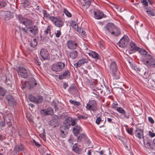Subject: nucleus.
<instances>
[{"mask_svg": "<svg viewBox=\"0 0 155 155\" xmlns=\"http://www.w3.org/2000/svg\"><path fill=\"white\" fill-rule=\"evenodd\" d=\"M109 70L114 78L118 79L120 78V73L118 71L117 65L115 61H112L109 66Z\"/></svg>", "mask_w": 155, "mask_h": 155, "instance_id": "f257e3e1", "label": "nucleus"}, {"mask_svg": "<svg viewBox=\"0 0 155 155\" xmlns=\"http://www.w3.org/2000/svg\"><path fill=\"white\" fill-rule=\"evenodd\" d=\"M143 62L147 67H155V59L149 54L144 57Z\"/></svg>", "mask_w": 155, "mask_h": 155, "instance_id": "f03ea898", "label": "nucleus"}, {"mask_svg": "<svg viewBox=\"0 0 155 155\" xmlns=\"http://www.w3.org/2000/svg\"><path fill=\"white\" fill-rule=\"evenodd\" d=\"M50 20L56 27L61 28L64 25V21L59 17L51 16Z\"/></svg>", "mask_w": 155, "mask_h": 155, "instance_id": "7ed1b4c3", "label": "nucleus"}, {"mask_svg": "<svg viewBox=\"0 0 155 155\" xmlns=\"http://www.w3.org/2000/svg\"><path fill=\"white\" fill-rule=\"evenodd\" d=\"M65 64L64 63L58 62L53 64L51 66L52 70L55 72H61L64 69Z\"/></svg>", "mask_w": 155, "mask_h": 155, "instance_id": "20e7f679", "label": "nucleus"}, {"mask_svg": "<svg viewBox=\"0 0 155 155\" xmlns=\"http://www.w3.org/2000/svg\"><path fill=\"white\" fill-rule=\"evenodd\" d=\"M17 18L19 22L25 25L26 27H29V26L33 24V22L32 20L23 18L21 15H18Z\"/></svg>", "mask_w": 155, "mask_h": 155, "instance_id": "39448f33", "label": "nucleus"}, {"mask_svg": "<svg viewBox=\"0 0 155 155\" xmlns=\"http://www.w3.org/2000/svg\"><path fill=\"white\" fill-rule=\"evenodd\" d=\"M5 101L7 102L8 104L10 106H15L16 104V102L14 97L10 94L6 95L5 97Z\"/></svg>", "mask_w": 155, "mask_h": 155, "instance_id": "423d86ee", "label": "nucleus"}, {"mask_svg": "<svg viewBox=\"0 0 155 155\" xmlns=\"http://www.w3.org/2000/svg\"><path fill=\"white\" fill-rule=\"evenodd\" d=\"M86 108L87 110L95 112L97 110V103L95 101H90L87 104Z\"/></svg>", "mask_w": 155, "mask_h": 155, "instance_id": "0eeeda50", "label": "nucleus"}, {"mask_svg": "<svg viewBox=\"0 0 155 155\" xmlns=\"http://www.w3.org/2000/svg\"><path fill=\"white\" fill-rule=\"evenodd\" d=\"M17 71L18 75L21 78H25L28 75L27 70L23 67H18Z\"/></svg>", "mask_w": 155, "mask_h": 155, "instance_id": "6e6552de", "label": "nucleus"}, {"mask_svg": "<svg viewBox=\"0 0 155 155\" xmlns=\"http://www.w3.org/2000/svg\"><path fill=\"white\" fill-rule=\"evenodd\" d=\"M129 41L130 39L128 36L125 35L120 39L118 42V44L119 46L121 47H125L128 45Z\"/></svg>", "mask_w": 155, "mask_h": 155, "instance_id": "1a4fd4ad", "label": "nucleus"}, {"mask_svg": "<svg viewBox=\"0 0 155 155\" xmlns=\"http://www.w3.org/2000/svg\"><path fill=\"white\" fill-rule=\"evenodd\" d=\"M130 48L128 50V53L130 54L135 53L139 49V47H137L135 43L131 42L129 45Z\"/></svg>", "mask_w": 155, "mask_h": 155, "instance_id": "9d476101", "label": "nucleus"}, {"mask_svg": "<svg viewBox=\"0 0 155 155\" xmlns=\"http://www.w3.org/2000/svg\"><path fill=\"white\" fill-rule=\"evenodd\" d=\"M143 143L144 145H146L147 147L149 148H151L152 149H154L153 145L151 144L150 142H151L152 139L149 137H143Z\"/></svg>", "mask_w": 155, "mask_h": 155, "instance_id": "9b49d317", "label": "nucleus"}, {"mask_svg": "<svg viewBox=\"0 0 155 155\" xmlns=\"http://www.w3.org/2000/svg\"><path fill=\"white\" fill-rule=\"evenodd\" d=\"M41 56L44 60L48 59L50 58V55L48 51L46 49L43 48L41 49L40 52Z\"/></svg>", "mask_w": 155, "mask_h": 155, "instance_id": "f8f14e48", "label": "nucleus"}, {"mask_svg": "<svg viewBox=\"0 0 155 155\" xmlns=\"http://www.w3.org/2000/svg\"><path fill=\"white\" fill-rule=\"evenodd\" d=\"M88 62L87 58H83L80 59L77 63L75 64L74 65L76 68L80 67L81 66L83 65L84 64L87 63Z\"/></svg>", "mask_w": 155, "mask_h": 155, "instance_id": "ddd939ff", "label": "nucleus"}, {"mask_svg": "<svg viewBox=\"0 0 155 155\" xmlns=\"http://www.w3.org/2000/svg\"><path fill=\"white\" fill-rule=\"evenodd\" d=\"M69 128V127L67 126L65 124L64 125L60 127V130L61 132V135L63 137H65L68 133V130Z\"/></svg>", "mask_w": 155, "mask_h": 155, "instance_id": "4468645a", "label": "nucleus"}, {"mask_svg": "<svg viewBox=\"0 0 155 155\" xmlns=\"http://www.w3.org/2000/svg\"><path fill=\"white\" fill-rule=\"evenodd\" d=\"M134 134L135 136L139 139L143 138L144 137L143 136V130L140 128H137L135 131Z\"/></svg>", "mask_w": 155, "mask_h": 155, "instance_id": "2eb2a0df", "label": "nucleus"}, {"mask_svg": "<svg viewBox=\"0 0 155 155\" xmlns=\"http://www.w3.org/2000/svg\"><path fill=\"white\" fill-rule=\"evenodd\" d=\"M116 110L119 113L124 115V117L126 118L129 119L130 116L129 113L127 114L126 111L121 107H117Z\"/></svg>", "mask_w": 155, "mask_h": 155, "instance_id": "dca6fc26", "label": "nucleus"}, {"mask_svg": "<svg viewBox=\"0 0 155 155\" xmlns=\"http://www.w3.org/2000/svg\"><path fill=\"white\" fill-rule=\"evenodd\" d=\"M40 113L44 115H52L53 114V109L51 108L41 110Z\"/></svg>", "mask_w": 155, "mask_h": 155, "instance_id": "f3484780", "label": "nucleus"}, {"mask_svg": "<svg viewBox=\"0 0 155 155\" xmlns=\"http://www.w3.org/2000/svg\"><path fill=\"white\" fill-rule=\"evenodd\" d=\"M13 116L12 114L8 113L5 117L7 124L8 127L12 125V122L13 121Z\"/></svg>", "mask_w": 155, "mask_h": 155, "instance_id": "a211bd4d", "label": "nucleus"}, {"mask_svg": "<svg viewBox=\"0 0 155 155\" xmlns=\"http://www.w3.org/2000/svg\"><path fill=\"white\" fill-rule=\"evenodd\" d=\"M67 45L68 47L71 49H75L77 47V44L75 42L71 40L68 41Z\"/></svg>", "mask_w": 155, "mask_h": 155, "instance_id": "6ab92c4d", "label": "nucleus"}, {"mask_svg": "<svg viewBox=\"0 0 155 155\" xmlns=\"http://www.w3.org/2000/svg\"><path fill=\"white\" fill-rule=\"evenodd\" d=\"M115 27L114 24L111 23H108L106 25V28L108 31L110 33H114L113 31H114L115 30H117L115 28Z\"/></svg>", "mask_w": 155, "mask_h": 155, "instance_id": "aec40b11", "label": "nucleus"}, {"mask_svg": "<svg viewBox=\"0 0 155 155\" xmlns=\"http://www.w3.org/2000/svg\"><path fill=\"white\" fill-rule=\"evenodd\" d=\"M27 82L28 87L30 89L33 88L37 84L35 80L33 78L31 79L29 81Z\"/></svg>", "mask_w": 155, "mask_h": 155, "instance_id": "412c9836", "label": "nucleus"}, {"mask_svg": "<svg viewBox=\"0 0 155 155\" xmlns=\"http://www.w3.org/2000/svg\"><path fill=\"white\" fill-rule=\"evenodd\" d=\"M28 33H32L34 35H36L38 32V28L37 26L34 25L32 27H28Z\"/></svg>", "mask_w": 155, "mask_h": 155, "instance_id": "4be33fe9", "label": "nucleus"}, {"mask_svg": "<svg viewBox=\"0 0 155 155\" xmlns=\"http://www.w3.org/2000/svg\"><path fill=\"white\" fill-rule=\"evenodd\" d=\"M24 148L23 145L22 144H18L16 145L14 148V151L16 153L22 151Z\"/></svg>", "mask_w": 155, "mask_h": 155, "instance_id": "5701e85b", "label": "nucleus"}, {"mask_svg": "<svg viewBox=\"0 0 155 155\" xmlns=\"http://www.w3.org/2000/svg\"><path fill=\"white\" fill-rule=\"evenodd\" d=\"M73 130L74 135L75 136H77L79 134L80 130H81V128L78 124H76L73 128Z\"/></svg>", "mask_w": 155, "mask_h": 155, "instance_id": "b1692460", "label": "nucleus"}, {"mask_svg": "<svg viewBox=\"0 0 155 155\" xmlns=\"http://www.w3.org/2000/svg\"><path fill=\"white\" fill-rule=\"evenodd\" d=\"M70 26L74 30L76 31H78V27L77 23L74 21H71L70 22Z\"/></svg>", "mask_w": 155, "mask_h": 155, "instance_id": "393cba45", "label": "nucleus"}, {"mask_svg": "<svg viewBox=\"0 0 155 155\" xmlns=\"http://www.w3.org/2000/svg\"><path fill=\"white\" fill-rule=\"evenodd\" d=\"M72 121V118L70 117H68L64 120L63 124H64L66 125L67 126H68V127H70L71 125Z\"/></svg>", "mask_w": 155, "mask_h": 155, "instance_id": "a878e982", "label": "nucleus"}, {"mask_svg": "<svg viewBox=\"0 0 155 155\" xmlns=\"http://www.w3.org/2000/svg\"><path fill=\"white\" fill-rule=\"evenodd\" d=\"M94 18L98 19H101L104 15L103 13L99 12H94Z\"/></svg>", "mask_w": 155, "mask_h": 155, "instance_id": "bb28decb", "label": "nucleus"}, {"mask_svg": "<svg viewBox=\"0 0 155 155\" xmlns=\"http://www.w3.org/2000/svg\"><path fill=\"white\" fill-rule=\"evenodd\" d=\"M144 10L146 11L147 13L150 16H154L155 15V13L151 9H150L149 7H144Z\"/></svg>", "mask_w": 155, "mask_h": 155, "instance_id": "cd10ccee", "label": "nucleus"}, {"mask_svg": "<svg viewBox=\"0 0 155 155\" xmlns=\"http://www.w3.org/2000/svg\"><path fill=\"white\" fill-rule=\"evenodd\" d=\"M2 12L4 15L5 16V20H8L11 18V14L9 12L2 11Z\"/></svg>", "mask_w": 155, "mask_h": 155, "instance_id": "c85d7f7f", "label": "nucleus"}, {"mask_svg": "<svg viewBox=\"0 0 155 155\" xmlns=\"http://www.w3.org/2000/svg\"><path fill=\"white\" fill-rule=\"evenodd\" d=\"M91 4V2L90 1H88L87 2H83L82 3V8L85 9L88 8Z\"/></svg>", "mask_w": 155, "mask_h": 155, "instance_id": "c756f323", "label": "nucleus"}, {"mask_svg": "<svg viewBox=\"0 0 155 155\" xmlns=\"http://www.w3.org/2000/svg\"><path fill=\"white\" fill-rule=\"evenodd\" d=\"M78 55V52L76 51H74L69 54V55L70 58L72 59H74L76 58Z\"/></svg>", "mask_w": 155, "mask_h": 155, "instance_id": "7c9ffc66", "label": "nucleus"}, {"mask_svg": "<svg viewBox=\"0 0 155 155\" xmlns=\"http://www.w3.org/2000/svg\"><path fill=\"white\" fill-rule=\"evenodd\" d=\"M49 124L52 127H54L57 124V121L56 120H52L49 122Z\"/></svg>", "mask_w": 155, "mask_h": 155, "instance_id": "2f4dec72", "label": "nucleus"}, {"mask_svg": "<svg viewBox=\"0 0 155 155\" xmlns=\"http://www.w3.org/2000/svg\"><path fill=\"white\" fill-rule=\"evenodd\" d=\"M115 28L117 30H115L114 31L113 30L112 31L114 33L111 34L113 35L117 36L120 34V29L117 27H115Z\"/></svg>", "mask_w": 155, "mask_h": 155, "instance_id": "473e14b6", "label": "nucleus"}, {"mask_svg": "<svg viewBox=\"0 0 155 155\" xmlns=\"http://www.w3.org/2000/svg\"><path fill=\"white\" fill-rule=\"evenodd\" d=\"M6 92V90L0 86V96H4Z\"/></svg>", "mask_w": 155, "mask_h": 155, "instance_id": "72a5a7b5", "label": "nucleus"}, {"mask_svg": "<svg viewBox=\"0 0 155 155\" xmlns=\"http://www.w3.org/2000/svg\"><path fill=\"white\" fill-rule=\"evenodd\" d=\"M91 55L92 58L98 60L100 58V56L99 55L95 52H92L91 53Z\"/></svg>", "mask_w": 155, "mask_h": 155, "instance_id": "f704fd0d", "label": "nucleus"}, {"mask_svg": "<svg viewBox=\"0 0 155 155\" xmlns=\"http://www.w3.org/2000/svg\"><path fill=\"white\" fill-rule=\"evenodd\" d=\"M42 97L41 96H38L35 97V103L37 104L40 103L42 102Z\"/></svg>", "mask_w": 155, "mask_h": 155, "instance_id": "c9c22d12", "label": "nucleus"}, {"mask_svg": "<svg viewBox=\"0 0 155 155\" xmlns=\"http://www.w3.org/2000/svg\"><path fill=\"white\" fill-rule=\"evenodd\" d=\"M73 150L77 153H79L80 149L77 147V144L75 143L73 146Z\"/></svg>", "mask_w": 155, "mask_h": 155, "instance_id": "e433bc0d", "label": "nucleus"}, {"mask_svg": "<svg viewBox=\"0 0 155 155\" xmlns=\"http://www.w3.org/2000/svg\"><path fill=\"white\" fill-rule=\"evenodd\" d=\"M86 136L85 135L83 134H81L77 138L78 142H81L82 140H84L85 139Z\"/></svg>", "mask_w": 155, "mask_h": 155, "instance_id": "4c0bfd02", "label": "nucleus"}, {"mask_svg": "<svg viewBox=\"0 0 155 155\" xmlns=\"http://www.w3.org/2000/svg\"><path fill=\"white\" fill-rule=\"evenodd\" d=\"M137 51H138V52L142 55H146L147 53V52L145 50L140 48H139V49H138Z\"/></svg>", "mask_w": 155, "mask_h": 155, "instance_id": "58836bf2", "label": "nucleus"}, {"mask_svg": "<svg viewBox=\"0 0 155 155\" xmlns=\"http://www.w3.org/2000/svg\"><path fill=\"white\" fill-rule=\"evenodd\" d=\"M5 125V120L3 117L2 119L0 120V127H4Z\"/></svg>", "mask_w": 155, "mask_h": 155, "instance_id": "ea45409f", "label": "nucleus"}, {"mask_svg": "<svg viewBox=\"0 0 155 155\" xmlns=\"http://www.w3.org/2000/svg\"><path fill=\"white\" fill-rule=\"evenodd\" d=\"M42 13L44 17L46 18H49L50 19V17L51 16H50V15L49 14L47 13L46 10H43L42 11Z\"/></svg>", "mask_w": 155, "mask_h": 155, "instance_id": "a19ab883", "label": "nucleus"}, {"mask_svg": "<svg viewBox=\"0 0 155 155\" xmlns=\"http://www.w3.org/2000/svg\"><path fill=\"white\" fill-rule=\"evenodd\" d=\"M51 33L50 27L49 26H48L46 30L44 31V35H46L48 34H50Z\"/></svg>", "mask_w": 155, "mask_h": 155, "instance_id": "79ce46f5", "label": "nucleus"}, {"mask_svg": "<svg viewBox=\"0 0 155 155\" xmlns=\"http://www.w3.org/2000/svg\"><path fill=\"white\" fill-rule=\"evenodd\" d=\"M77 32H78L83 37H84L86 36V32L82 29L80 28Z\"/></svg>", "mask_w": 155, "mask_h": 155, "instance_id": "37998d69", "label": "nucleus"}, {"mask_svg": "<svg viewBox=\"0 0 155 155\" xmlns=\"http://www.w3.org/2000/svg\"><path fill=\"white\" fill-rule=\"evenodd\" d=\"M37 43L35 39H34L30 43L31 47L35 48L37 45Z\"/></svg>", "mask_w": 155, "mask_h": 155, "instance_id": "c03bdc74", "label": "nucleus"}, {"mask_svg": "<svg viewBox=\"0 0 155 155\" xmlns=\"http://www.w3.org/2000/svg\"><path fill=\"white\" fill-rule=\"evenodd\" d=\"M63 12L65 15L69 17H71V13L68 12V11L66 8H64L63 9Z\"/></svg>", "mask_w": 155, "mask_h": 155, "instance_id": "a18cd8bd", "label": "nucleus"}, {"mask_svg": "<svg viewBox=\"0 0 155 155\" xmlns=\"http://www.w3.org/2000/svg\"><path fill=\"white\" fill-rule=\"evenodd\" d=\"M63 75L66 78L68 77L70 75V73L68 70H66L63 74Z\"/></svg>", "mask_w": 155, "mask_h": 155, "instance_id": "49530a36", "label": "nucleus"}, {"mask_svg": "<svg viewBox=\"0 0 155 155\" xmlns=\"http://www.w3.org/2000/svg\"><path fill=\"white\" fill-rule=\"evenodd\" d=\"M28 98L31 101L35 103V97L34 96L32 95H29Z\"/></svg>", "mask_w": 155, "mask_h": 155, "instance_id": "de8ad7c7", "label": "nucleus"}, {"mask_svg": "<svg viewBox=\"0 0 155 155\" xmlns=\"http://www.w3.org/2000/svg\"><path fill=\"white\" fill-rule=\"evenodd\" d=\"M21 87L22 89L25 88L26 87H28L27 82H24L23 81H21Z\"/></svg>", "mask_w": 155, "mask_h": 155, "instance_id": "09e8293b", "label": "nucleus"}, {"mask_svg": "<svg viewBox=\"0 0 155 155\" xmlns=\"http://www.w3.org/2000/svg\"><path fill=\"white\" fill-rule=\"evenodd\" d=\"M78 119L85 120L87 119V117L83 115H79L78 116Z\"/></svg>", "mask_w": 155, "mask_h": 155, "instance_id": "8fccbe9b", "label": "nucleus"}, {"mask_svg": "<svg viewBox=\"0 0 155 155\" xmlns=\"http://www.w3.org/2000/svg\"><path fill=\"white\" fill-rule=\"evenodd\" d=\"M7 5L6 2L4 1H0V7L2 8L5 6Z\"/></svg>", "mask_w": 155, "mask_h": 155, "instance_id": "3c124183", "label": "nucleus"}, {"mask_svg": "<svg viewBox=\"0 0 155 155\" xmlns=\"http://www.w3.org/2000/svg\"><path fill=\"white\" fill-rule=\"evenodd\" d=\"M77 121L78 120L77 119H73L72 118V121L71 122V125L72 126H75V125H76L77 124H76V123Z\"/></svg>", "mask_w": 155, "mask_h": 155, "instance_id": "603ef678", "label": "nucleus"}, {"mask_svg": "<svg viewBox=\"0 0 155 155\" xmlns=\"http://www.w3.org/2000/svg\"><path fill=\"white\" fill-rule=\"evenodd\" d=\"M102 121L101 118L100 117H98L96 121V123L98 125L99 124L100 122Z\"/></svg>", "mask_w": 155, "mask_h": 155, "instance_id": "864d4df0", "label": "nucleus"}, {"mask_svg": "<svg viewBox=\"0 0 155 155\" xmlns=\"http://www.w3.org/2000/svg\"><path fill=\"white\" fill-rule=\"evenodd\" d=\"M55 36L57 38H59L61 35V32L60 30H57V32L55 33Z\"/></svg>", "mask_w": 155, "mask_h": 155, "instance_id": "5fc2aeb1", "label": "nucleus"}, {"mask_svg": "<svg viewBox=\"0 0 155 155\" xmlns=\"http://www.w3.org/2000/svg\"><path fill=\"white\" fill-rule=\"evenodd\" d=\"M21 30L24 31L25 33H28V27L26 28H24L23 27H22L21 28Z\"/></svg>", "mask_w": 155, "mask_h": 155, "instance_id": "6e6d98bb", "label": "nucleus"}, {"mask_svg": "<svg viewBox=\"0 0 155 155\" xmlns=\"http://www.w3.org/2000/svg\"><path fill=\"white\" fill-rule=\"evenodd\" d=\"M141 2L143 5L147 6H148V3L146 0H141Z\"/></svg>", "mask_w": 155, "mask_h": 155, "instance_id": "4d7b16f0", "label": "nucleus"}, {"mask_svg": "<svg viewBox=\"0 0 155 155\" xmlns=\"http://www.w3.org/2000/svg\"><path fill=\"white\" fill-rule=\"evenodd\" d=\"M133 129L131 127L130 129H127V132H128V134H132V132L133 131Z\"/></svg>", "mask_w": 155, "mask_h": 155, "instance_id": "13d9d810", "label": "nucleus"}, {"mask_svg": "<svg viewBox=\"0 0 155 155\" xmlns=\"http://www.w3.org/2000/svg\"><path fill=\"white\" fill-rule=\"evenodd\" d=\"M89 86L92 88H93L95 86V83L94 82H90V84H89Z\"/></svg>", "mask_w": 155, "mask_h": 155, "instance_id": "bf43d9fd", "label": "nucleus"}, {"mask_svg": "<svg viewBox=\"0 0 155 155\" xmlns=\"http://www.w3.org/2000/svg\"><path fill=\"white\" fill-rule=\"evenodd\" d=\"M149 136L151 137H153L155 136V134L151 131H149Z\"/></svg>", "mask_w": 155, "mask_h": 155, "instance_id": "052dcab7", "label": "nucleus"}, {"mask_svg": "<svg viewBox=\"0 0 155 155\" xmlns=\"http://www.w3.org/2000/svg\"><path fill=\"white\" fill-rule=\"evenodd\" d=\"M148 119L149 121L152 124L154 123V121L153 120V119L151 117H149L148 118Z\"/></svg>", "mask_w": 155, "mask_h": 155, "instance_id": "680f3d73", "label": "nucleus"}, {"mask_svg": "<svg viewBox=\"0 0 155 155\" xmlns=\"http://www.w3.org/2000/svg\"><path fill=\"white\" fill-rule=\"evenodd\" d=\"M33 142L34 144H35L36 146L38 147H39L41 145L40 144H38L37 142L35 140L33 139Z\"/></svg>", "mask_w": 155, "mask_h": 155, "instance_id": "e2e57ef3", "label": "nucleus"}, {"mask_svg": "<svg viewBox=\"0 0 155 155\" xmlns=\"http://www.w3.org/2000/svg\"><path fill=\"white\" fill-rule=\"evenodd\" d=\"M81 105V104L80 102L77 101H75V102L74 103V105L75 106H80Z\"/></svg>", "mask_w": 155, "mask_h": 155, "instance_id": "0e129e2a", "label": "nucleus"}, {"mask_svg": "<svg viewBox=\"0 0 155 155\" xmlns=\"http://www.w3.org/2000/svg\"><path fill=\"white\" fill-rule=\"evenodd\" d=\"M28 3H29V2H28H28H26V3L23 4V6L24 8H26V7H28L29 6Z\"/></svg>", "mask_w": 155, "mask_h": 155, "instance_id": "69168bd1", "label": "nucleus"}, {"mask_svg": "<svg viewBox=\"0 0 155 155\" xmlns=\"http://www.w3.org/2000/svg\"><path fill=\"white\" fill-rule=\"evenodd\" d=\"M134 69L136 71H140L141 70V69L139 67H137V66L134 67Z\"/></svg>", "mask_w": 155, "mask_h": 155, "instance_id": "338daca9", "label": "nucleus"}, {"mask_svg": "<svg viewBox=\"0 0 155 155\" xmlns=\"http://www.w3.org/2000/svg\"><path fill=\"white\" fill-rule=\"evenodd\" d=\"M99 45L101 48V49H103L104 48V45L102 43L100 42L99 43Z\"/></svg>", "mask_w": 155, "mask_h": 155, "instance_id": "774afa93", "label": "nucleus"}]
</instances>
